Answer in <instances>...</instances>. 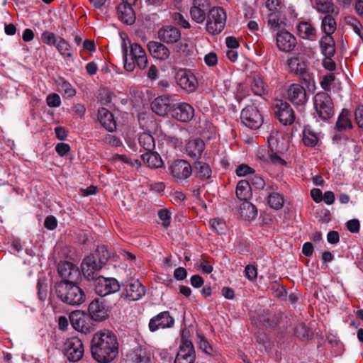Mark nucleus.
<instances>
[{"label":"nucleus","mask_w":363,"mask_h":363,"mask_svg":"<svg viewBox=\"0 0 363 363\" xmlns=\"http://www.w3.org/2000/svg\"><path fill=\"white\" fill-rule=\"evenodd\" d=\"M65 354L70 362L79 361L84 354V346L81 339L72 337L65 343Z\"/></svg>","instance_id":"obj_9"},{"label":"nucleus","mask_w":363,"mask_h":363,"mask_svg":"<svg viewBox=\"0 0 363 363\" xmlns=\"http://www.w3.org/2000/svg\"><path fill=\"white\" fill-rule=\"evenodd\" d=\"M276 41L278 48L285 52L292 51L296 45V38L286 30L277 32Z\"/></svg>","instance_id":"obj_22"},{"label":"nucleus","mask_w":363,"mask_h":363,"mask_svg":"<svg viewBox=\"0 0 363 363\" xmlns=\"http://www.w3.org/2000/svg\"><path fill=\"white\" fill-rule=\"evenodd\" d=\"M235 193L240 201H248L252 196L251 184L247 180L240 181L237 184Z\"/></svg>","instance_id":"obj_33"},{"label":"nucleus","mask_w":363,"mask_h":363,"mask_svg":"<svg viewBox=\"0 0 363 363\" xmlns=\"http://www.w3.org/2000/svg\"><path fill=\"white\" fill-rule=\"evenodd\" d=\"M142 159L150 168H159L163 164L160 156L153 150L142 155Z\"/></svg>","instance_id":"obj_39"},{"label":"nucleus","mask_w":363,"mask_h":363,"mask_svg":"<svg viewBox=\"0 0 363 363\" xmlns=\"http://www.w3.org/2000/svg\"><path fill=\"white\" fill-rule=\"evenodd\" d=\"M268 26L273 31H279L281 27L282 21L280 18L279 11L270 12L267 18Z\"/></svg>","instance_id":"obj_45"},{"label":"nucleus","mask_w":363,"mask_h":363,"mask_svg":"<svg viewBox=\"0 0 363 363\" xmlns=\"http://www.w3.org/2000/svg\"><path fill=\"white\" fill-rule=\"evenodd\" d=\"M98 118L100 123L108 131L113 132L116 128V124L113 114L106 108H101L98 111Z\"/></svg>","instance_id":"obj_29"},{"label":"nucleus","mask_w":363,"mask_h":363,"mask_svg":"<svg viewBox=\"0 0 363 363\" xmlns=\"http://www.w3.org/2000/svg\"><path fill=\"white\" fill-rule=\"evenodd\" d=\"M248 182L251 184V186H253L256 189H261L263 188L264 186V179L259 176H255L254 177L251 178Z\"/></svg>","instance_id":"obj_64"},{"label":"nucleus","mask_w":363,"mask_h":363,"mask_svg":"<svg viewBox=\"0 0 363 363\" xmlns=\"http://www.w3.org/2000/svg\"><path fill=\"white\" fill-rule=\"evenodd\" d=\"M138 140L140 146L147 152L154 150L155 147V142L151 134L148 133H143L140 135Z\"/></svg>","instance_id":"obj_43"},{"label":"nucleus","mask_w":363,"mask_h":363,"mask_svg":"<svg viewBox=\"0 0 363 363\" xmlns=\"http://www.w3.org/2000/svg\"><path fill=\"white\" fill-rule=\"evenodd\" d=\"M251 89L252 92L257 96H263L267 93V86L259 76L254 77Z\"/></svg>","instance_id":"obj_44"},{"label":"nucleus","mask_w":363,"mask_h":363,"mask_svg":"<svg viewBox=\"0 0 363 363\" xmlns=\"http://www.w3.org/2000/svg\"><path fill=\"white\" fill-rule=\"evenodd\" d=\"M172 106L170 97L166 95L155 98L150 104L152 111L160 116H164L169 110L172 111Z\"/></svg>","instance_id":"obj_23"},{"label":"nucleus","mask_w":363,"mask_h":363,"mask_svg":"<svg viewBox=\"0 0 363 363\" xmlns=\"http://www.w3.org/2000/svg\"><path fill=\"white\" fill-rule=\"evenodd\" d=\"M57 296L63 303L72 306H79L86 300L84 291L76 284V282H57L55 284Z\"/></svg>","instance_id":"obj_3"},{"label":"nucleus","mask_w":363,"mask_h":363,"mask_svg":"<svg viewBox=\"0 0 363 363\" xmlns=\"http://www.w3.org/2000/svg\"><path fill=\"white\" fill-rule=\"evenodd\" d=\"M55 46L56 47V49L63 58H72V49L69 43L66 40H65L62 37L59 38Z\"/></svg>","instance_id":"obj_40"},{"label":"nucleus","mask_w":363,"mask_h":363,"mask_svg":"<svg viewBox=\"0 0 363 363\" xmlns=\"http://www.w3.org/2000/svg\"><path fill=\"white\" fill-rule=\"evenodd\" d=\"M205 63L209 66H215L218 63V57L215 52H210L204 57Z\"/></svg>","instance_id":"obj_60"},{"label":"nucleus","mask_w":363,"mask_h":363,"mask_svg":"<svg viewBox=\"0 0 363 363\" xmlns=\"http://www.w3.org/2000/svg\"><path fill=\"white\" fill-rule=\"evenodd\" d=\"M338 15H326L322 18L321 29L325 35H331L336 30L337 23L335 19Z\"/></svg>","instance_id":"obj_38"},{"label":"nucleus","mask_w":363,"mask_h":363,"mask_svg":"<svg viewBox=\"0 0 363 363\" xmlns=\"http://www.w3.org/2000/svg\"><path fill=\"white\" fill-rule=\"evenodd\" d=\"M210 223L213 230L219 234L225 233V223L222 219L215 218L210 220Z\"/></svg>","instance_id":"obj_51"},{"label":"nucleus","mask_w":363,"mask_h":363,"mask_svg":"<svg viewBox=\"0 0 363 363\" xmlns=\"http://www.w3.org/2000/svg\"><path fill=\"white\" fill-rule=\"evenodd\" d=\"M318 141L317 134L310 128H305L303 132V142L305 145L314 147Z\"/></svg>","instance_id":"obj_46"},{"label":"nucleus","mask_w":363,"mask_h":363,"mask_svg":"<svg viewBox=\"0 0 363 363\" xmlns=\"http://www.w3.org/2000/svg\"><path fill=\"white\" fill-rule=\"evenodd\" d=\"M69 318L76 330L86 334L92 330L90 318L82 311L79 310L72 311Z\"/></svg>","instance_id":"obj_10"},{"label":"nucleus","mask_w":363,"mask_h":363,"mask_svg":"<svg viewBox=\"0 0 363 363\" xmlns=\"http://www.w3.org/2000/svg\"><path fill=\"white\" fill-rule=\"evenodd\" d=\"M112 160L115 162L121 161L123 163L128 164L131 166H138L140 164L138 160H131L125 155L116 154L113 156Z\"/></svg>","instance_id":"obj_50"},{"label":"nucleus","mask_w":363,"mask_h":363,"mask_svg":"<svg viewBox=\"0 0 363 363\" xmlns=\"http://www.w3.org/2000/svg\"><path fill=\"white\" fill-rule=\"evenodd\" d=\"M55 150L60 157H63L70 150V147L67 143H60L55 146Z\"/></svg>","instance_id":"obj_59"},{"label":"nucleus","mask_w":363,"mask_h":363,"mask_svg":"<svg viewBox=\"0 0 363 363\" xmlns=\"http://www.w3.org/2000/svg\"><path fill=\"white\" fill-rule=\"evenodd\" d=\"M210 4L208 0H194L190 14L193 21L197 23H202L206 18V12L209 11Z\"/></svg>","instance_id":"obj_18"},{"label":"nucleus","mask_w":363,"mask_h":363,"mask_svg":"<svg viewBox=\"0 0 363 363\" xmlns=\"http://www.w3.org/2000/svg\"><path fill=\"white\" fill-rule=\"evenodd\" d=\"M192 168L196 177L202 180H207L211 177V169L209 165L205 162L197 161L194 164Z\"/></svg>","instance_id":"obj_34"},{"label":"nucleus","mask_w":363,"mask_h":363,"mask_svg":"<svg viewBox=\"0 0 363 363\" xmlns=\"http://www.w3.org/2000/svg\"><path fill=\"white\" fill-rule=\"evenodd\" d=\"M58 273L62 277L60 282H76L80 277V272L73 264L65 262L59 264Z\"/></svg>","instance_id":"obj_17"},{"label":"nucleus","mask_w":363,"mask_h":363,"mask_svg":"<svg viewBox=\"0 0 363 363\" xmlns=\"http://www.w3.org/2000/svg\"><path fill=\"white\" fill-rule=\"evenodd\" d=\"M277 106L278 108L277 116L279 121L284 125L292 124L295 120V115L291 106L287 102L281 101Z\"/></svg>","instance_id":"obj_25"},{"label":"nucleus","mask_w":363,"mask_h":363,"mask_svg":"<svg viewBox=\"0 0 363 363\" xmlns=\"http://www.w3.org/2000/svg\"><path fill=\"white\" fill-rule=\"evenodd\" d=\"M104 142L113 147H120L122 145L121 140L115 135H107L104 138Z\"/></svg>","instance_id":"obj_57"},{"label":"nucleus","mask_w":363,"mask_h":363,"mask_svg":"<svg viewBox=\"0 0 363 363\" xmlns=\"http://www.w3.org/2000/svg\"><path fill=\"white\" fill-rule=\"evenodd\" d=\"M128 358L135 363H149L150 357L145 350L137 347L128 355Z\"/></svg>","instance_id":"obj_37"},{"label":"nucleus","mask_w":363,"mask_h":363,"mask_svg":"<svg viewBox=\"0 0 363 363\" xmlns=\"http://www.w3.org/2000/svg\"><path fill=\"white\" fill-rule=\"evenodd\" d=\"M297 33L303 39L315 40L316 38L315 28L308 22L301 21L297 25Z\"/></svg>","instance_id":"obj_31"},{"label":"nucleus","mask_w":363,"mask_h":363,"mask_svg":"<svg viewBox=\"0 0 363 363\" xmlns=\"http://www.w3.org/2000/svg\"><path fill=\"white\" fill-rule=\"evenodd\" d=\"M240 118L242 123L250 129H258L263 123V118L255 106L244 108L241 111Z\"/></svg>","instance_id":"obj_6"},{"label":"nucleus","mask_w":363,"mask_h":363,"mask_svg":"<svg viewBox=\"0 0 363 363\" xmlns=\"http://www.w3.org/2000/svg\"><path fill=\"white\" fill-rule=\"evenodd\" d=\"M322 53L325 57H333L335 52V42L332 35H325L320 40Z\"/></svg>","instance_id":"obj_35"},{"label":"nucleus","mask_w":363,"mask_h":363,"mask_svg":"<svg viewBox=\"0 0 363 363\" xmlns=\"http://www.w3.org/2000/svg\"><path fill=\"white\" fill-rule=\"evenodd\" d=\"M235 172L239 177H245L254 172V170L247 164H241L238 167Z\"/></svg>","instance_id":"obj_56"},{"label":"nucleus","mask_w":363,"mask_h":363,"mask_svg":"<svg viewBox=\"0 0 363 363\" xmlns=\"http://www.w3.org/2000/svg\"><path fill=\"white\" fill-rule=\"evenodd\" d=\"M355 121L358 126L363 130V105L359 106L354 112Z\"/></svg>","instance_id":"obj_61"},{"label":"nucleus","mask_w":363,"mask_h":363,"mask_svg":"<svg viewBox=\"0 0 363 363\" xmlns=\"http://www.w3.org/2000/svg\"><path fill=\"white\" fill-rule=\"evenodd\" d=\"M205 148V143L201 139L189 140L186 146L187 155L192 158H199Z\"/></svg>","instance_id":"obj_30"},{"label":"nucleus","mask_w":363,"mask_h":363,"mask_svg":"<svg viewBox=\"0 0 363 363\" xmlns=\"http://www.w3.org/2000/svg\"><path fill=\"white\" fill-rule=\"evenodd\" d=\"M335 126L339 131H345L352 128L351 113L349 110L345 108L342 110L338 116Z\"/></svg>","instance_id":"obj_32"},{"label":"nucleus","mask_w":363,"mask_h":363,"mask_svg":"<svg viewBox=\"0 0 363 363\" xmlns=\"http://www.w3.org/2000/svg\"><path fill=\"white\" fill-rule=\"evenodd\" d=\"M313 106L316 116L323 121H328L335 115V106L330 96L325 92L317 93L313 98Z\"/></svg>","instance_id":"obj_4"},{"label":"nucleus","mask_w":363,"mask_h":363,"mask_svg":"<svg viewBox=\"0 0 363 363\" xmlns=\"http://www.w3.org/2000/svg\"><path fill=\"white\" fill-rule=\"evenodd\" d=\"M157 38L167 44H173L180 40L181 32L173 26H164L158 30Z\"/></svg>","instance_id":"obj_20"},{"label":"nucleus","mask_w":363,"mask_h":363,"mask_svg":"<svg viewBox=\"0 0 363 363\" xmlns=\"http://www.w3.org/2000/svg\"><path fill=\"white\" fill-rule=\"evenodd\" d=\"M147 48L150 55L157 60H166L169 57L170 51L169 48L160 42L150 41L147 44Z\"/></svg>","instance_id":"obj_27"},{"label":"nucleus","mask_w":363,"mask_h":363,"mask_svg":"<svg viewBox=\"0 0 363 363\" xmlns=\"http://www.w3.org/2000/svg\"><path fill=\"white\" fill-rule=\"evenodd\" d=\"M288 99L296 106H302L308 101L306 91L298 84H291L287 90Z\"/></svg>","instance_id":"obj_19"},{"label":"nucleus","mask_w":363,"mask_h":363,"mask_svg":"<svg viewBox=\"0 0 363 363\" xmlns=\"http://www.w3.org/2000/svg\"><path fill=\"white\" fill-rule=\"evenodd\" d=\"M171 114L177 121L186 123L192 119L194 110L191 105L186 103L174 104L172 106Z\"/></svg>","instance_id":"obj_12"},{"label":"nucleus","mask_w":363,"mask_h":363,"mask_svg":"<svg viewBox=\"0 0 363 363\" xmlns=\"http://www.w3.org/2000/svg\"><path fill=\"white\" fill-rule=\"evenodd\" d=\"M226 18V13L221 7L211 9L206 17L207 32L212 35L220 33L225 28Z\"/></svg>","instance_id":"obj_5"},{"label":"nucleus","mask_w":363,"mask_h":363,"mask_svg":"<svg viewBox=\"0 0 363 363\" xmlns=\"http://www.w3.org/2000/svg\"><path fill=\"white\" fill-rule=\"evenodd\" d=\"M126 297L130 301H137L145 294V287L138 280L132 281L126 284Z\"/></svg>","instance_id":"obj_28"},{"label":"nucleus","mask_w":363,"mask_h":363,"mask_svg":"<svg viewBox=\"0 0 363 363\" xmlns=\"http://www.w3.org/2000/svg\"><path fill=\"white\" fill-rule=\"evenodd\" d=\"M57 225V221L55 217L52 216H48L44 222V226L50 230H54Z\"/></svg>","instance_id":"obj_62"},{"label":"nucleus","mask_w":363,"mask_h":363,"mask_svg":"<svg viewBox=\"0 0 363 363\" xmlns=\"http://www.w3.org/2000/svg\"><path fill=\"white\" fill-rule=\"evenodd\" d=\"M91 352L98 362L113 361L118 353V342L115 334L109 330L95 333L91 340Z\"/></svg>","instance_id":"obj_1"},{"label":"nucleus","mask_w":363,"mask_h":363,"mask_svg":"<svg viewBox=\"0 0 363 363\" xmlns=\"http://www.w3.org/2000/svg\"><path fill=\"white\" fill-rule=\"evenodd\" d=\"M132 6L124 4L122 7L118 8L120 18L128 25H131L135 22V17Z\"/></svg>","instance_id":"obj_42"},{"label":"nucleus","mask_w":363,"mask_h":363,"mask_svg":"<svg viewBox=\"0 0 363 363\" xmlns=\"http://www.w3.org/2000/svg\"><path fill=\"white\" fill-rule=\"evenodd\" d=\"M267 201L269 206L274 209H280L284 203V196L272 189L269 192Z\"/></svg>","instance_id":"obj_41"},{"label":"nucleus","mask_w":363,"mask_h":363,"mask_svg":"<svg viewBox=\"0 0 363 363\" xmlns=\"http://www.w3.org/2000/svg\"><path fill=\"white\" fill-rule=\"evenodd\" d=\"M111 253L108 251V247L105 245H101L97 247L94 256L98 259V262L103 266L111 257Z\"/></svg>","instance_id":"obj_47"},{"label":"nucleus","mask_w":363,"mask_h":363,"mask_svg":"<svg viewBox=\"0 0 363 363\" xmlns=\"http://www.w3.org/2000/svg\"><path fill=\"white\" fill-rule=\"evenodd\" d=\"M82 272L88 280H95L96 272L102 268V265L96 261L94 255L87 256L81 264Z\"/></svg>","instance_id":"obj_15"},{"label":"nucleus","mask_w":363,"mask_h":363,"mask_svg":"<svg viewBox=\"0 0 363 363\" xmlns=\"http://www.w3.org/2000/svg\"><path fill=\"white\" fill-rule=\"evenodd\" d=\"M245 276L249 280L253 281L257 279V272L255 267L252 265H247L245 267Z\"/></svg>","instance_id":"obj_58"},{"label":"nucleus","mask_w":363,"mask_h":363,"mask_svg":"<svg viewBox=\"0 0 363 363\" xmlns=\"http://www.w3.org/2000/svg\"><path fill=\"white\" fill-rule=\"evenodd\" d=\"M359 222L357 219H353L347 221V228L349 231L352 233H357L359 231Z\"/></svg>","instance_id":"obj_63"},{"label":"nucleus","mask_w":363,"mask_h":363,"mask_svg":"<svg viewBox=\"0 0 363 363\" xmlns=\"http://www.w3.org/2000/svg\"><path fill=\"white\" fill-rule=\"evenodd\" d=\"M267 142L272 152H275L276 154H283L289 147L288 143L283 135L277 130L271 132L267 137Z\"/></svg>","instance_id":"obj_16"},{"label":"nucleus","mask_w":363,"mask_h":363,"mask_svg":"<svg viewBox=\"0 0 363 363\" xmlns=\"http://www.w3.org/2000/svg\"><path fill=\"white\" fill-rule=\"evenodd\" d=\"M174 324V319L169 311H162L150 320L148 327L151 332H155L160 329L171 328Z\"/></svg>","instance_id":"obj_11"},{"label":"nucleus","mask_w":363,"mask_h":363,"mask_svg":"<svg viewBox=\"0 0 363 363\" xmlns=\"http://www.w3.org/2000/svg\"><path fill=\"white\" fill-rule=\"evenodd\" d=\"M196 358L193 344L189 340H184L179 346L174 363H194Z\"/></svg>","instance_id":"obj_13"},{"label":"nucleus","mask_w":363,"mask_h":363,"mask_svg":"<svg viewBox=\"0 0 363 363\" xmlns=\"http://www.w3.org/2000/svg\"><path fill=\"white\" fill-rule=\"evenodd\" d=\"M198 345L199 347L201 350H202L205 353L208 354H212L213 348L204 337L201 335H198Z\"/></svg>","instance_id":"obj_53"},{"label":"nucleus","mask_w":363,"mask_h":363,"mask_svg":"<svg viewBox=\"0 0 363 363\" xmlns=\"http://www.w3.org/2000/svg\"><path fill=\"white\" fill-rule=\"evenodd\" d=\"M129 47L125 40L122 43L123 59L124 69L128 72H133L135 65L140 69H144L147 65V57L145 50L137 43L128 41Z\"/></svg>","instance_id":"obj_2"},{"label":"nucleus","mask_w":363,"mask_h":363,"mask_svg":"<svg viewBox=\"0 0 363 363\" xmlns=\"http://www.w3.org/2000/svg\"><path fill=\"white\" fill-rule=\"evenodd\" d=\"M172 19L174 22V23L184 28H190V24L189 21L184 18L183 15H182L179 13L175 12L172 13Z\"/></svg>","instance_id":"obj_49"},{"label":"nucleus","mask_w":363,"mask_h":363,"mask_svg":"<svg viewBox=\"0 0 363 363\" xmlns=\"http://www.w3.org/2000/svg\"><path fill=\"white\" fill-rule=\"evenodd\" d=\"M240 214L245 220H253L257 217L256 207L248 201H245L240 206Z\"/></svg>","instance_id":"obj_36"},{"label":"nucleus","mask_w":363,"mask_h":363,"mask_svg":"<svg viewBox=\"0 0 363 363\" xmlns=\"http://www.w3.org/2000/svg\"><path fill=\"white\" fill-rule=\"evenodd\" d=\"M176 80L181 88L189 92L195 91L198 85L196 77L187 70H179L176 74Z\"/></svg>","instance_id":"obj_14"},{"label":"nucleus","mask_w":363,"mask_h":363,"mask_svg":"<svg viewBox=\"0 0 363 363\" xmlns=\"http://www.w3.org/2000/svg\"><path fill=\"white\" fill-rule=\"evenodd\" d=\"M288 67L291 72L298 75L305 82H309L311 77L308 72L306 62L299 57H291L288 60Z\"/></svg>","instance_id":"obj_21"},{"label":"nucleus","mask_w":363,"mask_h":363,"mask_svg":"<svg viewBox=\"0 0 363 363\" xmlns=\"http://www.w3.org/2000/svg\"><path fill=\"white\" fill-rule=\"evenodd\" d=\"M335 77L333 73H328L324 75L320 81L321 87L325 91H329L331 84L335 81Z\"/></svg>","instance_id":"obj_52"},{"label":"nucleus","mask_w":363,"mask_h":363,"mask_svg":"<svg viewBox=\"0 0 363 363\" xmlns=\"http://www.w3.org/2000/svg\"><path fill=\"white\" fill-rule=\"evenodd\" d=\"M169 171L174 180L181 182L191 176L193 172V168L187 161L177 160L169 164Z\"/></svg>","instance_id":"obj_7"},{"label":"nucleus","mask_w":363,"mask_h":363,"mask_svg":"<svg viewBox=\"0 0 363 363\" xmlns=\"http://www.w3.org/2000/svg\"><path fill=\"white\" fill-rule=\"evenodd\" d=\"M158 216L160 219L162 221V225L164 228H167L169 226L171 223V216L169 212L167 209H160L158 211Z\"/></svg>","instance_id":"obj_54"},{"label":"nucleus","mask_w":363,"mask_h":363,"mask_svg":"<svg viewBox=\"0 0 363 363\" xmlns=\"http://www.w3.org/2000/svg\"><path fill=\"white\" fill-rule=\"evenodd\" d=\"M59 38L55 33L48 30L44 31L41 35L42 42L50 46L55 45Z\"/></svg>","instance_id":"obj_48"},{"label":"nucleus","mask_w":363,"mask_h":363,"mask_svg":"<svg viewBox=\"0 0 363 363\" xmlns=\"http://www.w3.org/2000/svg\"><path fill=\"white\" fill-rule=\"evenodd\" d=\"M313 7L319 13L326 15L339 14V8L333 0H314Z\"/></svg>","instance_id":"obj_26"},{"label":"nucleus","mask_w":363,"mask_h":363,"mask_svg":"<svg viewBox=\"0 0 363 363\" xmlns=\"http://www.w3.org/2000/svg\"><path fill=\"white\" fill-rule=\"evenodd\" d=\"M94 281V289L100 296H105L119 291L120 285L114 278H106L102 276L97 277Z\"/></svg>","instance_id":"obj_8"},{"label":"nucleus","mask_w":363,"mask_h":363,"mask_svg":"<svg viewBox=\"0 0 363 363\" xmlns=\"http://www.w3.org/2000/svg\"><path fill=\"white\" fill-rule=\"evenodd\" d=\"M46 102L50 107H58L61 104V100L58 94H52L47 96Z\"/></svg>","instance_id":"obj_55"},{"label":"nucleus","mask_w":363,"mask_h":363,"mask_svg":"<svg viewBox=\"0 0 363 363\" xmlns=\"http://www.w3.org/2000/svg\"><path fill=\"white\" fill-rule=\"evenodd\" d=\"M88 311L91 318L96 321H102L108 316L106 305L99 298H95L89 303Z\"/></svg>","instance_id":"obj_24"}]
</instances>
